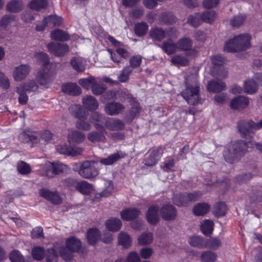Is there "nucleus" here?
Returning <instances> with one entry per match:
<instances>
[{"label": "nucleus", "instance_id": "nucleus-1", "mask_svg": "<svg viewBox=\"0 0 262 262\" xmlns=\"http://www.w3.org/2000/svg\"><path fill=\"white\" fill-rule=\"evenodd\" d=\"M37 62L42 66L37 75V80L40 85H45L51 82L54 78V72L51 69L48 55L44 52L35 54Z\"/></svg>", "mask_w": 262, "mask_h": 262}, {"label": "nucleus", "instance_id": "nucleus-2", "mask_svg": "<svg viewBox=\"0 0 262 262\" xmlns=\"http://www.w3.org/2000/svg\"><path fill=\"white\" fill-rule=\"evenodd\" d=\"M248 143L243 140H237L226 147L223 152L225 160L229 163H233L244 156L248 151Z\"/></svg>", "mask_w": 262, "mask_h": 262}, {"label": "nucleus", "instance_id": "nucleus-3", "mask_svg": "<svg viewBox=\"0 0 262 262\" xmlns=\"http://www.w3.org/2000/svg\"><path fill=\"white\" fill-rule=\"evenodd\" d=\"M251 36L249 34L235 36L225 43L224 50L227 52L244 51L251 46Z\"/></svg>", "mask_w": 262, "mask_h": 262}, {"label": "nucleus", "instance_id": "nucleus-4", "mask_svg": "<svg viewBox=\"0 0 262 262\" xmlns=\"http://www.w3.org/2000/svg\"><path fill=\"white\" fill-rule=\"evenodd\" d=\"M186 89L181 94L187 102L190 105H196L199 103L200 98L199 95V85L196 77L194 78V83L192 84L189 82L188 79L185 78Z\"/></svg>", "mask_w": 262, "mask_h": 262}, {"label": "nucleus", "instance_id": "nucleus-5", "mask_svg": "<svg viewBox=\"0 0 262 262\" xmlns=\"http://www.w3.org/2000/svg\"><path fill=\"white\" fill-rule=\"evenodd\" d=\"M81 247L80 240L74 236L68 238L66 241V247L60 248V256L66 261H70L73 257V253L77 252Z\"/></svg>", "mask_w": 262, "mask_h": 262}, {"label": "nucleus", "instance_id": "nucleus-6", "mask_svg": "<svg viewBox=\"0 0 262 262\" xmlns=\"http://www.w3.org/2000/svg\"><path fill=\"white\" fill-rule=\"evenodd\" d=\"M97 164L94 161H85L79 163L78 173L85 179L96 177L99 173L97 168Z\"/></svg>", "mask_w": 262, "mask_h": 262}, {"label": "nucleus", "instance_id": "nucleus-7", "mask_svg": "<svg viewBox=\"0 0 262 262\" xmlns=\"http://www.w3.org/2000/svg\"><path fill=\"white\" fill-rule=\"evenodd\" d=\"M94 126L97 131H93L89 133L88 140L93 143L105 142L106 140L105 134H107L105 127L98 123H94Z\"/></svg>", "mask_w": 262, "mask_h": 262}, {"label": "nucleus", "instance_id": "nucleus-8", "mask_svg": "<svg viewBox=\"0 0 262 262\" xmlns=\"http://www.w3.org/2000/svg\"><path fill=\"white\" fill-rule=\"evenodd\" d=\"M31 70V67L28 64H21L16 67L12 73L14 80L17 81L24 80L28 76Z\"/></svg>", "mask_w": 262, "mask_h": 262}, {"label": "nucleus", "instance_id": "nucleus-9", "mask_svg": "<svg viewBox=\"0 0 262 262\" xmlns=\"http://www.w3.org/2000/svg\"><path fill=\"white\" fill-rule=\"evenodd\" d=\"M47 47L48 51L56 56H62L69 51V47L66 43L52 42Z\"/></svg>", "mask_w": 262, "mask_h": 262}, {"label": "nucleus", "instance_id": "nucleus-10", "mask_svg": "<svg viewBox=\"0 0 262 262\" xmlns=\"http://www.w3.org/2000/svg\"><path fill=\"white\" fill-rule=\"evenodd\" d=\"M160 213L163 219L167 221L174 220L178 215L176 208L169 204L163 205L160 210Z\"/></svg>", "mask_w": 262, "mask_h": 262}, {"label": "nucleus", "instance_id": "nucleus-11", "mask_svg": "<svg viewBox=\"0 0 262 262\" xmlns=\"http://www.w3.org/2000/svg\"><path fill=\"white\" fill-rule=\"evenodd\" d=\"M39 194L52 204H60L62 203V199L56 191H52L49 189L42 188L40 189Z\"/></svg>", "mask_w": 262, "mask_h": 262}, {"label": "nucleus", "instance_id": "nucleus-12", "mask_svg": "<svg viewBox=\"0 0 262 262\" xmlns=\"http://www.w3.org/2000/svg\"><path fill=\"white\" fill-rule=\"evenodd\" d=\"M249 104V99L244 96L235 97L230 103V106L233 110H242L246 108Z\"/></svg>", "mask_w": 262, "mask_h": 262}, {"label": "nucleus", "instance_id": "nucleus-13", "mask_svg": "<svg viewBox=\"0 0 262 262\" xmlns=\"http://www.w3.org/2000/svg\"><path fill=\"white\" fill-rule=\"evenodd\" d=\"M106 128L110 130H122L124 128V122L118 118H107L104 122Z\"/></svg>", "mask_w": 262, "mask_h": 262}, {"label": "nucleus", "instance_id": "nucleus-14", "mask_svg": "<svg viewBox=\"0 0 262 262\" xmlns=\"http://www.w3.org/2000/svg\"><path fill=\"white\" fill-rule=\"evenodd\" d=\"M125 110V106L117 102H112L107 103L104 108L105 112L110 115L114 116L122 113Z\"/></svg>", "mask_w": 262, "mask_h": 262}, {"label": "nucleus", "instance_id": "nucleus-15", "mask_svg": "<svg viewBox=\"0 0 262 262\" xmlns=\"http://www.w3.org/2000/svg\"><path fill=\"white\" fill-rule=\"evenodd\" d=\"M226 88L225 82L220 80H210L207 85V90L212 93H219L225 90Z\"/></svg>", "mask_w": 262, "mask_h": 262}, {"label": "nucleus", "instance_id": "nucleus-16", "mask_svg": "<svg viewBox=\"0 0 262 262\" xmlns=\"http://www.w3.org/2000/svg\"><path fill=\"white\" fill-rule=\"evenodd\" d=\"M141 211L136 208H129L122 210L121 216L122 220L125 221H131L137 218L140 214Z\"/></svg>", "mask_w": 262, "mask_h": 262}, {"label": "nucleus", "instance_id": "nucleus-17", "mask_svg": "<svg viewBox=\"0 0 262 262\" xmlns=\"http://www.w3.org/2000/svg\"><path fill=\"white\" fill-rule=\"evenodd\" d=\"M159 207L157 205L151 206L149 207L146 213V219L150 224L155 225L159 222Z\"/></svg>", "mask_w": 262, "mask_h": 262}, {"label": "nucleus", "instance_id": "nucleus-18", "mask_svg": "<svg viewBox=\"0 0 262 262\" xmlns=\"http://www.w3.org/2000/svg\"><path fill=\"white\" fill-rule=\"evenodd\" d=\"M162 155L160 149L152 150L145 160V164L148 166L155 165L160 159Z\"/></svg>", "mask_w": 262, "mask_h": 262}, {"label": "nucleus", "instance_id": "nucleus-19", "mask_svg": "<svg viewBox=\"0 0 262 262\" xmlns=\"http://www.w3.org/2000/svg\"><path fill=\"white\" fill-rule=\"evenodd\" d=\"M211 61L212 63L214 66L216 67H220V70L221 71H223V73L222 74L221 73L219 72L217 74H215L214 73V72H212V75L213 76H217L220 77H223L225 78L227 75V72L222 68V67H220L224 62V59L223 57H222L220 55H215L211 57Z\"/></svg>", "mask_w": 262, "mask_h": 262}, {"label": "nucleus", "instance_id": "nucleus-20", "mask_svg": "<svg viewBox=\"0 0 262 262\" xmlns=\"http://www.w3.org/2000/svg\"><path fill=\"white\" fill-rule=\"evenodd\" d=\"M70 113L78 119H85L87 113L84 111L80 105L74 104L69 108Z\"/></svg>", "mask_w": 262, "mask_h": 262}, {"label": "nucleus", "instance_id": "nucleus-21", "mask_svg": "<svg viewBox=\"0 0 262 262\" xmlns=\"http://www.w3.org/2000/svg\"><path fill=\"white\" fill-rule=\"evenodd\" d=\"M238 129L241 136L246 138L253 132L249 121H239L238 123Z\"/></svg>", "mask_w": 262, "mask_h": 262}, {"label": "nucleus", "instance_id": "nucleus-22", "mask_svg": "<svg viewBox=\"0 0 262 262\" xmlns=\"http://www.w3.org/2000/svg\"><path fill=\"white\" fill-rule=\"evenodd\" d=\"M125 154L120 151H117L108 157L102 158L100 160V162L105 165H112L117 162L119 159L125 157Z\"/></svg>", "mask_w": 262, "mask_h": 262}, {"label": "nucleus", "instance_id": "nucleus-23", "mask_svg": "<svg viewBox=\"0 0 262 262\" xmlns=\"http://www.w3.org/2000/svg\"><path fill=\"white\" fill-rule=\"evenodd\" d=\"M85 138V134L78 130H72L68 135V140L70 143H80L82 142Z\"/></svg>", "mask_w": 262, "mask_h": 262}, {"label": "nucleus", "instance_id": "nucleus-24", "mask_svg": "<svg viewBox=\"0 0 262 262\" xmlns=\"http://www.w3.org/2000/svg\"><path fill=\"white\" fill-rule=\"evenodd\" d=\"M161 47L164 52L168 55L173 54L178 50L177 44H175L171 39L163 41Z\"/></svg>", "mask_w": 262, "mask_h": 262}, {"label": "nucleus", "instance_id": "nucleus-25", "mask_svg": "<svg viewBox=\"0 0 262 262\" xmlns=\"http://www.w3.org/2000/svg\"><path fill=\"white\" fill-rule=\"evenodd\" d=\"M70 62L73 68L77 72H81L85 70L86 61L82 57H73L71 59Z\"/></svg>", "mask_w": 262, "mask_h": 262}, {"label": "nucleus", "instance_id": "nucleus-26", "mask_svg": "<svg viewBox=\"0 0 262 262\" xmlns=\"http://www.w3.org/2000/svg\"><path fill=\"white\" fill-rule=\"evenodd\" d=\"M62 90L64 93L73 96L78 95L81 93L80 88L76 84L73 83L63 84Z\"/></svg>", "mask_w": 262, "mask_h": 262}, {"label": "nucleus", "instance_id": "nucleus-27", "mask_svg": "<svg viewBox=\"0 0 262 262\" xmlns=\"http://www.w3.org/2000/svg\"><path fill=\"white\" fill-rule=\"evenodd\" d=\"M178 50L181 51H186L191 49L192 40L189 37H183L177 42Z\"/></svg>", "mask_w": 262, "mask_h": 262}, {"label": "nucleus", "instance_id": "nucleus-28", "mask_svg": "<svg viewBox=\"0 0 262 262\" xmlns=\"http://www.w3.org/2000/svg\"><path fill=\"white\" fill-rule=\"evenodd\" d=\"M84 107L90 111L96 110L98 107V102L92 96H86L82 100Z\"/></svg>", "mask_w": 262, "mask_h": 262}, {"label": "nucleus", "instance_id": "nucleus-29", "mask_svg": "<svg viewBox=\"0 0 262 262\" xmlns=\"http://www.w3.org/2000/svg\"><path fill=\"white\" fill-rule=\"evenodd\" d=\"M23 3L20 0H12L9 2L6 7L8 12L16 13L23 9Z\"/></svg>", "mask_w": 262, "mask_h": 262}, {"label": "nucleus", "instance_id": "nucleus-30", "mask_svg": "<svg viewBox=\"0 0 262 262\" xmlns=\"http://www.w3.org/2000/svg\"><path fill=\"white\" fill-rule=\"evenodd\" d=\"M210 209V206L206 203H199L193 209V213L197 216H203L207 213Z\"/></svg>", "mask_w": 262, "mask_h": 262}, {"label": "nucleus", "instance_id": "nucleus-31", "mask_svg": "<svg viewBox=\"0 0 262 262\" xmlns=\"http://www.w3.org/2000/svg\"><path fill=\"white\" fill-rule=\"evenodd\" d=\"M100 238V233L96 228L90 229L87 231V239L89 244L94 245Z\"/></svg>", "mask_w": 262, "mask_h": 262}, {"label": "nucleus", "instance_id": "nucleus-32", "mask_svg": "<svg viewBox=\"0 0 262 262\" xmlns=\"http://www.w3.org/2000/svg\"><path fill=\"white\" fill-rule=\"evenodd\" d=\"M76 190L83 194H89L93 190V186L85 181L78 182L76 185Z\"/></svg>", "mask_w": 262, "mask_h": 262}, {"label": "nucleus", "instance_id": "nucleus-33", "mask_svg": "<svg viewBox=\"0 0 262 262\" xmlns=\"http://www.w3.org/2000/svg\"><path fill=\"white\" fill-rule=\"evenodd\" d=\"M149 35L153 39L161 41L166 36V31L161 28L156 27L150 30Z\"/></svg>", "mask_w": 262, "mask_h": 262}, {"label": "nucleus", "instance_id": "nucleus-34", "mask_svg": "<svg viewBox=\"0 0 262 262\" xmlns=\"http://www.w3.org/2000/svg\"><path fill=\"white\" fill-rule=\"evenodd\" d=\"M47 5V0H32L28 4V7L33 10L39 11L45 9Z\"/></svg>", "mask_w": 262, "mask_h": 262}, {"label": "nucleus", "instance_id": "nucleus-35", "mask_svg": "<svg viewBox=\"0 0 262 262\" xmlns=\"http://www.w3.org/2000/svg\"><path fill=\"white\" fill-rule=\"evenodd\" d=\"M51 38L53 40L63 41L68 40L70 35L63 30L56 29L51 32Z\"/></svg>", "mask_w": 262, "mask_h": 262}, {"label": "nucleus", "instance_id": "nucleus-36", "mask_svg": "<svg viewBox=\"0 0 262 262\" xmlns=\"http://www.w3.org/2000/svg\"><path fill=\"white\" fill-rule=\"evenodd\" d=\"M105 226L108 230L117 231L122 227V222L118 219L112 218L106 221Z\"/></svg>", "mask_w": 262, "mask_h": 262}, {"label": "nucleus", "instance_id": "nucleus-37", "mask_svg": "<svg viewBox=\"0 0 262 262\" xmlns=\"http://www.w3.org/2000/svg\"><path fill=\"white\" fill-rule=\"evenodd\" d=\"M199 16L202 21L207 23H212L216 17V13L213 10H206L200 14Z\"/></svg>", "mask_w": 262, "mask_h": 262}, {"label": "nucleus", "instance_id": "nucleus-38", "mask_svg": "<svg viewBox=\"0 0 262 262\" xmlns=\"http://www.w3.org/2000/svg\"><path fill=\"white\" fill-rule=\"evenodd\" d=\"M148 29V26L145 22H140L135 24L134 31L138 37L144 36Z\"/></svg>", "mask_w": 262, "mask_h": 262}, {"label": "nucleus", "instance_id": "nucleus-39", "mask_svg": "<svg viewBox=\"0 0 262 262\" xmlns=\"http://www.w3.org/2000/svg\"><path fill=\"white\" fill-rule=\"evenodd\" d=\"M47 25L51 28L59 26L62 23V18L56 15H50L45 18Z\"/></svg>", "mask_w": 262, "mask_h": 262}, {"label": "nucleus", "instance_id": "nucleus-40", "mask_svg": "<svg viewBox=\"0 0 262 262\" xmlns=\"http://www.w3.org/2000/svg\"><path fill=\"white\" fill-rule=\"evenodd\" d=\"M187 199L186 193L177 194L173 197V202L178 206H186L189 204Z\"/></svg>", "mask_w": 262, "mask_h": 262}, {"label": "nucleus", "instance_id": "nucleus-41", "mask_svg": "<svg viewBox=\"0 0 262 262\" xmlns=\"http://www.w3.org/2000/svg\"><path fill=\"white\" fill-rule=\"evenodd\" d=\"M133 72V70L129 66L125 67L121 71L118 76V82H126L129 78L130 74Z\"/></svg>", "mask_w": 262, "mask_h": 262}, {"label": "nucleus", "instance_id": "nucleus-42", "mask_svg": "<svg viewBox=\"0 0 262 262\" xmlns=\"http://www.w3.org/2000/svg\"><path fill=\"white\" fill-rule=\"evenodd\" d=\"M244 89L246 93L251 95L257 92L258 85L254 81L249 80L245 82Z\"/></svg>", "mask_w": 262, "mask_h": 262}, {"label": "nucleus", "instance_id": "nucleus-43", "mask_svg": "<svg viewBox=\"0 0 262 262\" xmlns=\"http://www.w3.org/2000/svg\"><path fill=\"white\" fill-rule=\"evenodd\" d=\"M213 214L217 217H221L225 215L227 211V207L224 202L217 203L213 208Z\"/></svg>", "mask_w": 262, "mask_h": 262}, {"label": "nucleus", "instance_id": "nucleus-44", "mask_svg": "<svg viewBox=\"0 0 262 262\" xmlns=\"http://www.w3.org/2000/svg\"><path fill=\"white\" fill-rule=\"evenodd\" d=\"M17 170L22 175H28L31 172L30 165L23 161H19L17 163Z\"/></svg>", "mask_w": 262, "mask_h": 262}, {"label": "nucleus", "instance_id": "nucleus-45", "mask_svg": "<svg viewBox=\"0 0 262 262\" xmlns=\"http://www.w3.org/2000/svg\"><path fill=\"white\" fill-rule=\"evenodd\" d=\"M214 223L209 220H204L201 224V230L204 234L207 235L212 233L213 229Z\"/></svg>", "mask_w": 262, "mask_h": 262}, {"label": "nucleus", "instance_id": "nucleus-46", "mask_svg": "<svg viewBox=\"0 0 262 262\" xmlns=\"http://www.w3.org/2000/svg\"><path fill=\"white\" fill-rule=\"evenodd\" d=\"M118 243L124 248H128L131 245L132 241L128 234L122 232L118 236Z\"/></svg>", "mask_w": 262, "mask_h": 262}, {"label": "nucleus", "instance_id": "nucleus-47", "mask_svg": "<svg viewBox=\"0 0 262 262\" xmlns=\"http://www.w3.org/2000/svg\"><path fill=\"white\" fill-rule=\"evenodd\" d=\"M189 243L193 247L199 248L206 247V241L201 237L193 236L189 238Z\"/></svg>", "mask_w": 262, "mask_h": 262}, {"label": "nucleus", "instance_id": "nucleus-48", "mask_svg": "<svg viewBox=\"0 0 262 262\" xmlns=\"http://www.w3.org/2000/svg\"><path fill=\"white\" fill-rule=\"evenodd\" d=\"M159 21L162 24L171 25L176 22V18L171 13L165 12L161 15Z\"/></svg>", "mask_w": 262, "mask_h": 262}, {"label": "nucleus", "instance_id": "nucleus-49", "mask_svg": "<svg viewBox=\"0 0 262 262\" xmlns=\"http://www.w3.org/2000/svg\"><path fill=\"white\" fill-rule=\"evenodd\" d=\"M106 86L103 83H98L96 79H95L91 90L92 93L95 95H99L102 94L106 89Z\"/></svg>", "mask_w": 262, "mask_h": 262}, {"label": "nucleus", "instance_id": "nucleus-50", "mask_svg": "<svg viewBox=\"0 0 262 262\" xmlns=\"http://www.w3.org/2000/svg\"><path fill=\"white\" fill-rule=\"evenodd\" d=\"M32 255L34 259L41 260L44 258L45 255V249L39 246L35 247L32 249Z\"/></svg>", "mask_w": 262, "mask_h": 262}, {"label": "nucleus", "instance_id": "nucleus-51", "mask_svg": "<svg viewBox=\"0 0 262 262\" xmlns=\"http://www.w3.org/2000/svg\"><path fill=\"white\" fill-rule=\"evenodd\" d=\"M15 16L11 14L5 15L0 20V26L5 29L7 27L15 21Z\"/></svg>", "mask_w": 262, "mask_h": 262}, {"label": "nucleus", "instance_id": "nucleus-52", "mask_svg": "<svg viewBox=\"0 0 262 262\" xmlns=\"http://www.w3.org/2000/svg\"><path fill=\"white\" fill-rule=\"evenodd\" d=\"M41 174L48 178H52L54 176L53 170V163L50 162H46L42 167Z\"/></svg>", "mask_w": 262, "mask_h": 262}, {"label": "nucleus", "instance_id": "nucleus-53", "mask_svg": "<svg viewBox=\"0 0 262 262\" xmlns=\"http://www.w3.org/2000/svg\"><path fill=\"white\" fill-rule=\"evenodd\" d=\"M130 104L132 107L129 111V115L130 120H133L139 113L141 111V107L139 103L135 99H133V101L130 102Z\"/></svg>", "mask_w": 262, "mask_h": 262}, {"label": "nucleus", "instance_id": "nucleus-54", "mask_svg": "<svg viewBox=\"0 0 262 262\" xmlns=\"http://www.w3.org/2000/svg\"><path fill=\"white\" fill-rule=\"evenodd\" d=\"M201 258L202 262H213L216 260V255L211 251H207L202 253Z\"/></svg>", "mask_w": 262, "mask_h": 262}, {"label": "nucleus", "instance_id": "nucleus-55", "mask_svg": "<svg viewBox=\"0 0 262 262\" xmlns=\"http://www.w3.org/2000/svg\"><path fill=\"white\" fill-rule=\"evenodd\" d=\"M95 78L94 77L90 76L86 78H82L79 80V84L84 89L89 90L91 88Z\"/></svg>", "mask_w": 262, "mask_h": 262}, {"label": "nucleus", "instance_id": "nucleus-56", "mask_svg": "<svg viewBox=\"0 0 262 262\" xmlns=\"http://www.w3.org/2000/svg\"><path fill=\"white\" fill-rule=\"evenodd\" d=\"M171 61L173 64H179L182 66H187L189 63V61L186 57L179 55L173 56L171 59Z\"/></svg>", "mask_w": 262, "mask_h": 262}, {"label": "nucleus", "instance_id": "nucleus-57", "mask_svg": "<svg viewBox=\"0 0 262 262\" xmlns=\"http://www.w3.org/2000/svg\"><path fill=\"white\" fill-rule=\"evenodd\" d=\"M152 240V234L151 233H143L138 238L139 243L142 245L150 243Z\"/></svg>", "mask_w": 262, "mask_h": 262}, {"label": "nucleus", "instance_id": "nucleus-58", "mask_svg": "<svg viewBox=\"0 0 262 262\" xmlns=\"http://www.w3.org/2000/svg\"><path fill=\"white\" fill-rule=\"evenodd\" d=\"M246 17L242 15H237L234 16L230 20L231 25L233 27H239L243 24Z\"/></svg>", "mask_w": 262, "mask_h": 262}, {"label": "nucleus", "instance_id": "nucleus-59", "mask_svg": "<svg viewBox=\"0 0 262 262\" xmlns=\"http://www.w3.org/2000/svg\"><path fill=\"white\" fill-rule=\"evenodd\" d=\"M142 56L140 55H135L131 57L129 59L130 67L133 69H135L139 67L142 62Z\"/></svg>", "mask_w": 262, "mask_h": 262}, {"label": "nucleus", "instance_id": "nucleus-60", "mask_svg": "<svg viewBox=\"0 0 262 262\" xmlns=\"http://www.w3.org/2000/svg\"><path fill=\"white\" fill-rule=\"evenodd\" d=\"M11 262H25V258L17 250H13L9 255Z\"/></svg>", "mask_w": 262, "mask_h": 262}, {"label": "nucleus", "instance_id": "nucleus-61", "mask_svg": "<svg viewBox=\"0 0 262 262\" xmlns=\"http://www.w3.org/2000/svg\"><path fill=\"white\" fill-rule=\"evenodd\" d=\"M57 252L55 247L48 250L47 255V262H57Z\"/></svg>", "mask_w": 262, "mask_h": 262}, {"label": "nucleus", "instance_id": "nucleus-62", "mask_svg": "<svg viewBox=\"0 0 262 262\" xmlns=\"http://www.w3.org/2000/svg\"><path fill=\"white\" fill-rule=\"evenodd\" d=\"M206 247L216 249L221 246L222 243L219 239L213 238L206 241Z\"/></svg>", "mask_w": 262, "mask_h": 262}, {"label": "nucleus", "instance_id": "nucleus-63", "mask_svg": "<svg viewBox=\"0 0 262 262\" xmlns=\"http://www.w3.org/2000/svg\"><path fill=\"white\" fill-rule=\"evenodd\" d=\"M84 119H79V121L76 122V126L79 129L89 130L91 128V125L89 122L86 121Z\"/></svg>", "mask_w": 262, "mask_h": 262}, {"label": "nucleus", "instance_id": "nucleus-64", "mask_svg": "<svg viewBox=\"0 0 262 262\" xmlns=\"http://www.w3.org/2000/svg\"><path fill=\"white\" fill-rule=\"evenodd\" d=\"M144 14V10L142 7H137L133 9L129 13L130 16L134 19L142 17Z\"/></svg>", "mask_w": 262, "mask_h": 262}]
</instances>
